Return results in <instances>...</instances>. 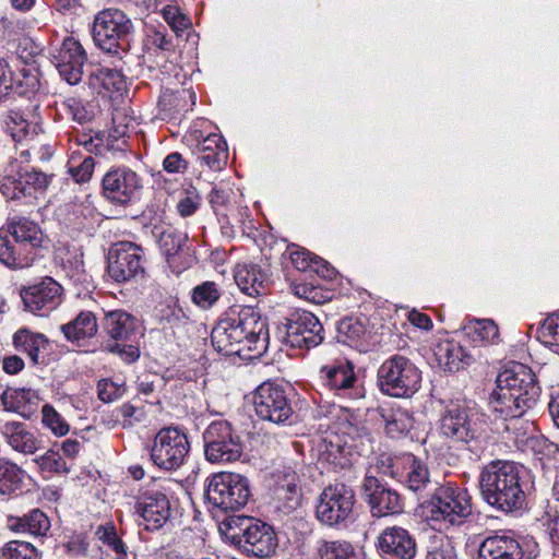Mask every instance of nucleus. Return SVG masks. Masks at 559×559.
Returning <instances> with one entry per match:
<instances>
[{
	"mask_svg": "<svg viewBox=\"0 0 559 559\" xmlns=\"http://www.w3.org/2000/svg\"><path fill=\"white\" fill-rule=\"evenodd\" d=\"M267 340L266 321L252 307L229 308L211 333L213 347L225 356H260Z\"/></svg>",
	"mask_w": 559,
	"mask_h": 559,
	"instance_id": "f257e3e1",
	"label": "nucleus"
},
{
	"mask_svg": "<svg viewBox=\"0 0 559 559\" xmlns=\"http://www.w3.org/2000/svg\"><path fill=\"white\" fill-rule=\"evenodd\" d=\"M497 388L489 396V406L508 421L506 430H515V424L533 408L540 395L536 376L527 366L516 362L502 370L496 380Z\"/></svg>",
	"mask_w": 559,
	"mask_h": 559,
	"instance_id": "f03ea898",
	"label": "nucleus"
},
{
	"mask_svg": "<svg viewBox=\"0 0 559 559\" xmlns=\"http://www.w3.org/2000/svg\"><path fill=\"white\" fill-rule=\"evenodd\" d=\"M526 485L525 471L511 461H492L480 473L479 486L484 500L503 512L524 507Z\"/></svg>",
	"mask_w": 559,
	"mask_h": 559,
	"instance_id": "7ed1b4c3",
	"label": "nucleus"
},
{
	"mask_svg": "<svg viewBox=\"0 0 559 559\" xmlns=\"http://www.w3.org/2000/svg\"><path fill=\"white\" fill-rule=\"evenodd\" d=\"M2 230L7 235H0V262L10 269L31 266L43 248L44 234L39 225L15 214L8 218Z\"/></svg>",
	"mask_w": 559,
	"mask_h": 559,
	"instance_id": "20e7f679",
	"label": "nucleus"
},
{
	"mask_svg": "<svg viewBox=\"0 0 559 559\" xmlns=\"http://www.w3.org/2000/svg\"><path fill=\"white\" fill-rule=\"evenodd\" d=\"M421 509L433 527L448 530L466 522L472 514V502L465 488L448 483L438 485Z\"/></svg>",
	"mask_w": 559,
	"mask_h": 559,
	"instance_id": "39448f33",
	"label": "nucleus"
},
{
	"mask_svg": "<svg viewBox=\"0 0 559 559\" xmlns=\"http://www.w3.org/2000/svg\"><path fill=\"white\" fill-rule=\"evenodd\" d=\"M5 129L14 142L20 145V157L29 160L32 156L43 159L50 156V147L44 140L40 118L35 112L11 110L3 119Z\"/></svg>",
	"mask_w": 559,
	"mask_h": 559,
	"instance_id": "423d86ee",
	"label": "nucleus"
},
{
	"mask_svg": "<svg viewBox=\"0 0 559 559\" xmlns=\"http://www.w3.org/2000/svg\"><path fill=\"white\" fill-rule=\"evenodd\" d=\"M382 393L393 397H409L420 388L421 372L407 357L393 355L378 370Z\"/></svg>",
	"mask_w": 559,
	"mask_h": 559,
	"instance_id": "0eeeda50",
	"label": "nucleus"
},
{
	"mask_svg": "<svg viewBox=\"0 0 559 559\" xmlns=\"http://www.w3.org/2000/svg\"><path fill=\"white\" fill-rule=\"evenodd\" d=\"M204 456L211 463H233L245 450L241 435L226 419L211 421L202 435Z\"/></svg>",
	"mask_w": 559,
	"mask_h": 559,
	"instance_id": "6e6552de",
	"label": "nucleus"
},
{
	"mask_svg": "<svg viewBox=\"0 0 559 559\" xmlns=\"http://www.w3.org/2000/svg\"><path fill=\"white\" fill-rule=\"evenodd\" d=\"M250 496L248 479L236 473L213 475L205 490V500L211 511H238L248 503Z\"/></svg>",
	"mask_w": 559,
	"mask_h": 559,
	"instance_id": "1a4fd4ad",
	"label": "nucleus"
},
{
	"mask_svg": "<svg viewBox=\"0 0 559 559\" xmlns=\"http://www.w3.org/2000/svg\"><path fill=\"white\" fill-rule=\"evenodd\" d=\"M440 431L444 437L457 442L477 443L485 438L486 421L484 415L476 408L451 403L441 414Z\"/></svg>",
	"mask_w": 559,
	"mask_h": 559,
	"instance_id": "9d476101",
	"label": "nucleus"
},
{
	"mask_svg": "<svg viewBox=\"0 0 559 559\" xmlns=\"http://www.w3.org/2000/svg\"><path fill=\"white\" fill-rule=\"evenodd\" d=\"M132 34L133 23L121 10L106 9L94 19L93 39L106 52L126 50Z\"/></svg>",
	"mask_w": 559,
	"mask_h": 559,
	"instance_id": "9b49d317",
	"label": "nucleus"
},
{
	"mask_svg": "<svg viewBox=\"0 0 559 559\" xmlns=\"http://www.w3.org/2000/svg\"><path fill=\"white\" fill-rule=\"evenodd\" d=\"M354 504L355 493L349 486L344 483L329 485L319 497L317 519L330 527H346L352 521Z\"/></svg>",
	"mask_w": 559,
	"mask_h": 559,
	"instance_id": "f8f14e48",
	"label": "nucleus"
},
{
	"mask_svg": "<svg viewBox=\"0 0 559 559\" xmlns=\"http://www.w3.org/2000/svg\"><path fill=\"white\" fill-rule=\"evenodd\" d=\"M282 341L296 348H312L323 340V325L310 311L296 309L292 311L277 326Z\"/></svg>",
	"mask_w": 559,
	"mask_h": 559,
	"instance_id": "ddd939ff",
	"label": "nucleus"
},
{
	"mask_svg": "<svg viewBox=\"0 0 559 559\" xmlns=\"http://www.w3.org/2000/svg\"><path fill=\"white\" fill-rule=\"evenodd\" d=\"M253 405L260 419L276 425L289 423L294 414L288 386L273 381L263 382L255 389Z\"/></svg>",
	"mask_w": 559,
	"mask_h": 559,
	"instance_id": "4468645a",
	"label": "nucleus"
},
{
	"mask_svg": "<svg viewBox=\"0 0 559 559\" xmlns=\"http://www.w3.org/2000/svg\"><path fill=\"white\" fill-rule=\"evenodd\" d=\"M190 443L186 433L176 427L160 429L150 449L154 465L165 471L179 468L188 456Z\"/></svg>",
	"mask_w": 559,
	"mask_h": 559,
	"instance_id": "2eb2a0df",
	"label": "nucleus"
},
{
	"mask_svg": "<svg viewBox=\"0 0 559 559\" xmlns=\"http://www.w3.org/2000/svg\"><path fill=\"white\" fill-rule=\"evenodd\" d=\"M142 189V177L127 166L110 168L102 180V195L115 205L127 206L138 202Z\"/></svg>",
	"mask_w": 559,
	"mask_h": 559,
	"instance_id": "dca6fc26",
	"label": "nucleus"
},
{
	"mask_svg": "<svg viewBox=\"0 0 559 559\" xmlns=\"http://www.w3.org/2000/svg\"><path fill=\"white\" fill-rule=\"evenodd\" d=\"M62 296L63 287L50 276L20 289L24 310L39 317H46L57 309Z\"/></svg>",
	"mask_w": 559,
	"mask_h": 559,
	"instance_id": "f3484780",
	"label": "nucleus"
},
{
	"mask_svg": "<svg viewBox=\"0 0 559 559\" xmlns=\"http://www.w3.org/2000/svg\"><path fill=\"white\" fill-rule=\"evenodd\" d=\"M143 250L133 242L121 241L110 247L107 257L108 275L117 283L129 282L144 273Z\"/></svg>",
	"mask_w": 559,
	"mask_h": 559,
	"instance_id": "a211bd4d",
	"label": "nucleus"
},
{
	"mask_svg": "<svg viewBox=\"0 0 559 559\" xmlns=\"http://www.w3.org/2000/svg\"><path fill=\"white\" fill-rule=\"evenodd\" d=\"M362 497L370 507L372 515L378 518L399 514L404 508L400 493L384 487L374 475L369 473L366 474L362 483Z\"/></svg>",
	"mask_w": 559,
	"mask_h": 559,
	"instance_id": "6ab92c4d",
	"label": "nucleus"
},
{
	"mask_svg": "<svg viewBox=\"0 0 559 559\" xmlns=\"http://www.w3.org/2000/svg\"><path fill=\"white\" fill-rule=\"evenodd\" d=\"M320 377L324 384L341 399L358 400L364 396L354 366L349 361L323 366L320 369Z\"/></svg>",
	"mask_w": 559,
	"mask_h": 559,
	"instance_id": "aec40b11",
	"label": "nucleus"
},
{
	"mask_svg": "<svg viewBox=\"0 0 559 559\" xmlns=\"http://www.w3.org/2000/svg\"><path fill=\"white\" fill-rule=\"evenodd\" d=\"M376 546L385 559H414L417 552L415 537L397 525L385 527L379 534Z\"/></svg>",
	"mask_w": 559,
	"mask_h": 559,
	"instance_id": "412c9836",
	"label": "nucleus"
},
{
	"mask_svg": "<svg viewBox=\"0 0 559 559\" xmlns=\"http://www.w3.org/2000/svg\"><path fill=\"white\" fill-rule=\"evenodd\" d=\"M53 62L60 76L71 85L82 80L86 55L81 44L73 37L63 39L61 46L52 53Z\"/></svg>",
	"mask_w": 559,
	"mask_h": 559,
	"instance_id": "4be33fe9",
	"label": "nucleus"
},
{
	"mask_svg": "<svg viewBox=\"0 0 559 559\" xmlns=\"http://www.w3.org/2000/svg\"><path fill=\"white\" fill-rule=\"evenodd\" d=\"M136 512L143 518L147 530H158L170 518L171 509L167 496L157 490L142 492L135 502Z\"/></svg>",
	"mask_w": 559,
	"mask_h": 559,
	"instance_id": "5701e85b",
	"label": "nucleus"
},
{
	"mask_svg": "<svg viewBox=\"0 0 559 559\" xmlns=\"http://www.w3.org/2000/svg\"><path fill=\"white\" fill-rule=\"evenodd\" d=\"M277 545L278 540L273 527L257 520L249 530L247 528L240 547L249 556L270 558L275 554Z\"/></svg>",
	"mask_w": 559,
	"mask_h": 559,
	"instance_id": "b1692460",
	"label": "nucleus"
},
{
	"mask_svg": "<svg viewBox=\"0 0 559 559\" xmlns=\"http://www.w3.org/2000/svg\"><path fill=\"white\" fill-rule=\"evenodd\" d=\"M0 435L13 451L25 455L36 453L41 447V441L35 432L22 421L8 420L2 423Z\"/></svg>",
	"mask_w": 559,
	"mask_h": 559,
	"instance_id": "393cba45",
	"label": "nucleus"
},
{
	"mask_svg": "<svg viewBox=\"0 0 559 559\" xmlns=\"http://www.w3.org/2000/svg\"><path fill=\"white\" fill-rule=\"evenodd\" d=\"M478 559H523L519 542L509 535H492L483 540Z\"/></svg>",
	"mask_w": 559,
	"mask_h": 559,
	"instance_id": "a878e982",
	"label": "nucleus"
},
{
	"mask_svg": "<svg viewBox=\"0 0 559 559\" xmlns=\"http://www.w3.org/2000/svg\"><path fill=\"white\" fill-rule=\"evenodd\" d=\"M158 230V247L166 258L168 265L176 272L181 271L179 259L188 241V235L173 226Z\"/></svg>",
	"mask_w": 559,
	"mask_h": 559,
	"instance_id": "bb28decb",
	"label": "nucleus"
},
{
	"mask_svg": "<svg viewBox=\"0 0 559 559\" xmlns=\"http://www.w3.org/2000/svg\"><path fill=\"white\" fill-rule=\"evenodd\" d=\"M376 413L380 416L384 431L391 439L406 437L414 427V417L402 407H379Z\"/></svg>",
	"mask_w": 559,
	"mask_h": 559,
	"instance_id": "cd10ccee",
	"label": "nucleus"
},
{
	"mask_svg": "<svg viewBox=\"0 0 559 559\" xmlns=\"http://www.w3.org/2000/svg\"><path fill=\"white\" fill-rule=\"evenodd\" d=\"M337 341L346 344L359 352L368 349V330L366 320L355 317H347L342 319L336 326Z\"/></svg>",
	"mask_w": 559,
	"mask_h": 559,
	"instance_id": "c85d7f7f",
	"label": "nucleus"
},
{
	"mask_svg": "<svg viewBox=\"0 0 559 559\" xmlns=\"http://www.w3.org/2000/svg\"><path fill=\"white\" fill-rule=\"evenodd\" d=\"M158 323L163 331H169L177 338L188 336L194 328L193 321L177 304L167 305L159 310Z\"/></svg>",
	"mask_w": 559,
	"mask_h": 559,
	"instance_id": "c756f323",
	"label": "nucleus"
},
{
	"mask_svg": "<svg viewBox=\"0 0 559 559\" xmlns=\"http://www.w3.org/2000/svg\"><path fill=\"white\" fill-rule=\"evenodd\" d=\"M235 281L241 292L254 297L264 293L269 276L260 265L243 263L237 265Z\"/></svg>",
	"mask_w": 559,
	"mask_h": 559,
	"instance_id": "7c9ffc66",
	"label": "nucleus"
},
{
	"mask_svg": "<svg viewBox=\"0 0 559 559\" xmlns=\"http://www.w3.org/2000/svg\"><path fill=\"white\" fill-rule=\"evenodd\" d=\"M88 84L98 94H121L127 88V81L117 69L96 67L88 74Z\"/></svg>",
	"mask_w": 559,
	"mask_h": 559,
	"instance_id": "2f4dec72",
	"label": "nucleus"
},
{
	"mask_svg": "<svg viewBox=\"0 0 559 559\" xmlns=\"http://www.w3.org/2000/svg\"><path fill=\"white\" fill-rule=\"evenodd\" d=\"M103 329L110 340L127 342L135 333L136 319L123 310L109 311L103 320Z\"/></svg>",
	"mask_w": 559,
	"mask_h": 559,
	"instance_id": "473e14b6",
	"label": "nucleus"
},
{
	"mask_svg": "<svg viewBox=\"0 0 559 559\" xmlns=\"http://www.w3.org/2000/svg\"><path fill=\"white\" fill-rule=\"evenodd\" d=\"M9 528L15 533L46 536L50 530L49 518L39 509H34L23 516L10 518Z\"/></svg>",
	"mask_w": 559,
	"mask_h": 559,
	"instance_id": "72a5a7b5",
	"label": "nucleus"
},
{
	"mask_svg": "<svg viewBox=\"0 0 559 559\" xmlns=\"http://www.w3.org/2000/svg\"><path fill=\"white\" fill-rule=\"evenodd\" d=\"M13 345L16 350L26 354L34 365H38L41 362L39 354L47 349L49 342L44 334L22 328L13 334Z\"/></svg>",
	"mask_w": 559,
	"mask_h": 559,
	"instance_id": "f704fd0d",
	"label": "nucleus"
},
{
	"mask_svg": "<svg viewBox=\"0 0 559 559\" xmlns=\"http://www.w3.org/2000/svg\"><path fill=\"white\" fill-rule=\"evenodd\" d=\"M61 331L68 341L80 343L96 335L97 319L92 311H82L72 321L61 325Z\"/></svg>",
	"mask_w": 559,
	"mask_h": 559,
	"instance_id": "c9c22d12",
	"label": "nucleus"
},
{
	"mask_svg": "<svg viewBox=\"0 0 559 559\" xmlns=\"http://www.w3.org/2000/svg\"><path fill=\"white\" fill-rule=\"evenodd\" d=\"M200 160L212 170H221L227 164L228 150L221 135L212 133L201 143Z\"/></svg>",
	"mask_w": 559,
	"mask_h": 559,
	"instance_id": "e433bc0d",
	"label": "nucleus"
},
{
	"mask_svg": "<svg viewBox=\"0 0 559 559\" xmlns=\"http://www.w3.org/2000/svg\"><path fill=\"white\" fill-rule=\"evenodd\" d=\"M436 357L439 365L449 372H455L472 361V356L455 342H443L438 345Z\"/></svg>",
	"mask_w": 559,
	"mask_h": 559,
	"instance_id": "4c0bfd02",
	"label": "nucleus"
},
{
	"mask_svg": "<svg viewBox=\"0 0 559 559\" xmlns=\"http://www.w3.org/2000/svg\"><path fill=\"white\" fill-rule=\"evenodd\" d=\"M401 463L406 471L404 481L412 491H421L431 483L428 466L421 460L407 453L401 457Z\"/></svg>",
	"mask_w": 559,
	"mask_h": 559,
	"instance_id": "58836bf2",
	"label": "nucleus"
},
{
	"mask_svg": "<svg viewBox=\"0 0 559 559\" xmlns=\"http://www.w3.org/2000/svg\"><path fill=\"white\" fill-rule=\"evenodd\" d=\"M319 416L326 417L331 420L338 419L341 416L344 417V421L341 423L343 427V432L345 435H348L350 438H362L369 436L368 428L359 423V421H352L348 418V408L343 406H336L335 404L329 405V406H320L319 408Z\"/></svg>",
	"mask_w": 559,
	"mask_h": 559,
	"instance_id": "ea45409f",
	"label": "nucleus"
},
{
	"mask_svg": "<svg viewBox=\"0 0 559 559\" xmlns=\"http://www.w3.org/2000/svg\"><path fill=\"white\" fill-rule=\"evenodd\" d=\"M25 475L15 463L0 460V493L10 495L22 489Z\"/></svg>",
	"mask_w": 559,
	"mask_h": 559,
	"instance_id": "a19ab883",
	"label": "nucleus"
},
{
	"mask_svg": "<svg viewBox=\"0 0 559 559\" xmlns=\"http://www.w3.org/2000/svg\"><path fill=\"white\" fill-rule=\"evenodd\" d=\"M466 329L473 342H478L483 345L497 344L499 342L498 325L490 319L474 320Z\"/></svg>",
	"mask_w": 559,
	"mask_h": 559,
	"instance_id": "79ce46f5",
	"label": "nucleus"
},
{
	"mask_svg": "<svg viewBox=\"0 0 559 559\" xmlns=\"http://www.w3.org/2000/svg\"><path fill=\"white\" fill-rule=\"evenodd\" d=\"M95 536L115 552V559H124L133 554L129 551L128 546L118 536L115 525L110 522L97 526Z\"/></svg>",
	"mask_w": 559,
	"mask_h": 559,
	"instance_id": "37998d69",
	"label": "nucleus"
},
{
	"mask_svg": "<svg viewBox=\"0 0 559 559\" xmlns=\"http://www.w3.org/2000/svg\"><path fill=\"white\" fill-rule=\"evenodd\" d=\"M95 167L91 155H82L80 151H72L68 160V169L71 177L78 183H84L92 178Z\"/></svg>",
	"mask_w": 559,
	"mask_h": 559,
	"instance_id": "c03bdc74",
	"label": "nucleus"
},
{
	"mask_svg": "<svg viewBox=\"0 0 559 559\" xmlns=\"http://www.w3.org/2000/svg\"><path fill=\"white\" fill-rule=\"evenodd\" d=\"M318 559H355V550L347 542L321 540L317 548Z\"/></svg>",
	"mask_w": 559,
	"mask_h": 559,
	"instance_id": "a18cd8bd",
	"label": "nucleus"
},
{
	"mask_svg": "<svg viewBox=\"0 0 559 559\" xmlns=\"http://www.w3.org/2000/svg\"><path fill=\"white\" fill-rule=\"evenodd\" d=\"M1 191L11 200L25 199L27 203H33L36 200V192L28 185L22 183V176L20 174L17 178H3Z\"/></svg>",
	"mask_w": 559,
	"mask_h": 559,
	"instance_id": "49530a36",
	"label": "nucleus"
},
{
	"mask_svg": "<svg viewBox=\"0 0 559 559\" xmlns=\"http://www.w3.org/2000/svg\"><path fill=\"white\" fill-rule=\"evenodd\" d=\"M0 559H39V552L28 542L10 540L0 548Z\"/></svg>",
	"mask_w": 559,
	"mask_h": 559,
	"instance_id": "de8ad7c7",
	"label": "nucleus"
},
{
	"mask_svg": "<svg viewBox=\"0 0 559 559\" xmlns=\"http://www.w3.org/2000/svg\"><path fill=\"white\" fill-rule=\"evenodd\" d=\"M221 297L217 285L214 282H204L192 289L193 304L202 309H210Z\"/></svg>",
	"mask_w": 559,
	"mask_h": 559,
	"instance_id": "09e8293b",
	"label": "nucleus"
},
{
	"mask_svg": "<svg viewBox=\"0 0 559 559\" xmlns=\"http://www.w3.org/2000/svg\"><path fill=\"white\" fill-rule=\"evenodd\" d=\"M41 423L57 437L66 436L70 429L64 418L49 404L41 408Z\"/></svg>",
	"mask_w": 559,
	"mask_h": 559,
	"instance_id": "8fccbe9b",
	"label": "nucleus"
},
{
	"mask_svg": "<svg viewBox=\"0 0 559 559\" xmlns=\"http://www.w3.org/2000/svg\"><path fill=\"white\" fill-rule=\"evenodd\" d=\"M257 519L238 515L228 516L221 523V528L225 527V533L228 534L233 539H237L239 545L241 544L247 528L251 527Z\"/></svg>",
	"mask_w": 559,
	"mask_h": 559,
	"instance_id": "3c124183",
	"label": "nucleus"
},
{
	"mask_svg": "<svg viewBox=\"0 0 559 559\" xmlns=\"http://www.w3.org/2000/svg\"><path fill=\"white\" fill-rule=\"evenodd\" d=\"M40 88V82L37 72L23 69L17 78H14V87L12 92L20 96L31 98Z\"/></svg>",
	"mask_w": 559,
	"mask_h": 559,
	"instance_id": "603ef678",
	"label": "nucleus"
},
{
	"mask_svg": "<svg viewBox=\"0 0 559 559\" xmlns=\"http://www.w3.org/2000/svg\"><path fill=\"white\" fill-rule=\"evenodd\" d=\"M34 461L44 472L55 474H68L70 472L66 461L53 450H48L44 455L36 457Z\"/></svg>",
	"mask_w": 559,
	"mask_h": 559,
	"instance_id": "864d4df0",
	"label": "nucleus"
},
{
	"mask_svg": "<svg viewBox=\"0 0 559 559\" xmlns=\"http://www.w3.org/2000/svg\"><path fill=\"white\" fill-rule=\"evenodd\" d=\"M160 12L165 21L168 23V25L171 27V29L175 32L177 36H179L185 29L189 27V19L185 14L180 13L177 7L170 3H166L160 9Z\"/></svg>",
	"mask_w": 559,
	"mask_h": 559,
	"instance_id": "5fc2aeb1",
	"label": "nucleus"
},
{
	"mask_svg": "<svg viewBox=\"0 0 559 559\" xmlns=\"http://www.w3.org/2000/svg\"><path fill=\"white\" fill-rule=\"evenodd\" d=\"M78 146H82L88 155H104L107 151V146L103 142V138L99 134L91 135L86 133H78L71 138Z\"/></svg>",
	"mask_w": 559,
	"mask_h": 559,
	"instance_id": "6e6d98bb",
	"label": "nucleus"
},
{
	"mask_svg": "<svg viewBox=\"0 0 559 559\" xmlns=\"http://www.w3.org/2000/svg\"><path fill=\"white\" fill-rule=\"evenodd\" d=\"M64 551L71 558H86L90 551V543L84 535H73L62 545Z\"/></svg>",
	"mask_w": 559,
	"mask_h": 559,
	"instance_id": "4d7b16f0",
	"label": "nucleus"
},
{
	"mask_svg": "<svg viewBox=\"0 0 559 559\" xmlns=\"http://www.w3.org/2000/svg\"><path fill=\"white\" fill-rule=\"evenodd\" d=\"M201 197L195 189L187 190L177 203V212L181 217L193 215L201 205Z\"/></svg>",
	"mask_w": 559,
	"mask_h": 559,
	"instance_id": "13d9d810",
	"label": "nucleus"
},
{
	"mask_svg": "<svg viewBox=\"0 0 559 559\" xmlns=\"http://www.w3.org/2000/svg\"><path fill=\"white\" fill-rule=\"evenodd\" d=\"M401 461V459H396L391 456L390 454L382 453L380 454L373 466L368 471L369 474L373 475V471L382 474L389 475L391 477H397L396 464Z\"/></svg>",
	"mask_w": 559,
	"mask_h": 559,
	"instance_id": "bf43d9fd",
	"label": "nucleus"
},
{
	"mask_svg": "<svg viewBox=\"0 0 559 559\" xmlns=\"http://www.w3.org/2000/svg\"><path fill=\"white\" fill-rule=\"evenodd\" d=\"M314 257L309 251L301 249L297 246L289 248V258L294 266L301 272L311 271L314 262Z\"/></svg>",
	"mask_w": 559,
	"mask_h": 559,
	"instance_id": "052dcab7",
	"label": "nucleus"
},
{
	"mask_svg": "<svg viewBox=\"0 0 559 559\" xmlns=\"http://www.w3.org/2000/svg\"><path fill=\"white\" fill-rule=\"evenodd\" d=\"M63 106L66 108L67 114L71 116V118L83 124L92 120L93 114L88 111L81 100L76 98H68Z\"/></svg>",
	"mask_w": 559,
	"mask_h": 559,
	"instance_id": "680f3d73",
	"label": "nucleus"
},
{
	"mask_svg": "<svg viewBox=\"0 0 559 559\" xmlns=\"http://www.w3.org/2000/svg\"><path fill=\"white\" fill-rule=\"evenodd\" d=\"M120 342L106 343L104 348L109 353L117 354L128 364L135 361L140 357L139 348L133 345L121 344Z\"/></svg>",
	"mask_w": 559,
	"mask_h": 559,
	"instance_id": "e2e57ef3",
	"label": "nucleus"
},
{
	"mask_svg": "<svg viewBox=\"0 0 559 559\" xmlns=\"http://www.w3.org/2000/svg\"><path fill=\"white\" fill-rule=\"evenodd\" d=\"M20 175L22 176V183L28 185L36 193L44 191L51 180L50 176L38 170L25 171Z\"/></svg>",
	"mask_w": 559,
	"mask_h": 559,
	"instance_id": "0e129e2a",
	"label": "nucleus"
},
{
	"mask_svg": "<svg viewBox=\"0 0 559 559\" xmlns=\"http://www.w3.org/2000/svg\"><path fill=\"white\" fill-rule=\"evenodd\" d=\"M14 87V75L8 63L3 58H0V100L8 96Z\"/></svg>",
	"mask_w": 559,
	"mask_h": 559,
	"instance_id": "69168bd1",
	"label": "nucleus"
},
{
	"mask_svg": "<svg viewBox=\"0 0 559 559\" xmlns=\"http://www.w3.org/2000/svg\"><path fill=\"white\" fill-rule=\"evenodd\" d=\"M163 169L168 174H183L188 169V162L180 153L173 152L164 158Z\"/></svg>",
	"mask_w": 559,
	"mask_h": 559,
	"instance_id": "338daca9",
	"label": "nucleus"
},
{
	"mask_svg": "<svg viewBox=\"0 0 559 559\" xmlns=\"http://www.w3.org/2000/svg\"><path fill=\"white\" fill-rule=\"evenodd\" d=\"M542 333L544 337H548V343L559 346V313H555L545 319Z\"/></svg>",
	"mask_w": 559,
	"mask_h": 559,
	"instance_id": "774afa93",
	"label": "nucleus"
}]
</instances>
